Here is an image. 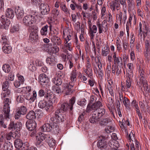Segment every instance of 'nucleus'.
Returning a JSON list of instances; mask_svg holds the SVG:
<instances>
[{"instance_id": "1", "label": "nucleus", "mask_w": 150, "mask_h": 150, "mask_svg": "<svg viewBox=\"0 0 150 150\" xmlns=\"http://www.w3.org/2000/svg\"><path fill=\"white\" fill-rule=\"evenodd\" d=\"M103 106L102 103L99 101L91 104L89 103L86 108V112H90L92 111V117L89 119L90 122L96 124L99 120V119L103 117L105 113V109L102 108Z\"/></svg>"}, {"instance_id": "2", "label": "nucleus", "mask_w": 150, "mask_h": 150, "mask_svg": "<svg viewBox=\"0 0 150 150\" xmlns=\"http://www.w3.org/2000/svg\"><path fill=\"white\" fill-rule=\"evenodd\" d=\"M48 121L49 123H46L40 127L41 131L49 132L52 130L54 131L58 130L59 126L57 123L55 122L54 117H50Z\"/></svg>"}, {"instance_id": "3", "label": "nucleus", "mask_w": 150, "mask_h": 150, "mask_svg": "<svg viewBox=\"0 0 150 150\" xmlns=\"http://www.w3.org/2000/svg\"><path fill=\"white\" fill-rule=\"evenodd\" d=\"M75 102L74 97H72L69 100V104L65 102H61L60 103V106L59 108L57 109L63 112H67L69 109L72 110L73 105Z\"/></svg>"}, {"instance_id": "4", "label": "nucleus", "mask_w": 150, "mask_h": 150, "mask_svg": "<svg viewBox=\"0 0 150 150\" xmlns=\"http://www.w3.org/2000/svg\"><path fill=\"white\" fill-rule=\"evenodd\" d=\"M35 16L30 15L25 16L22 21L23 24L27 27H28L30 29L32 27L36 25H33L35 22Z\"/></svg>"}, {"instance_id": "5", "label": "nucleus", "mask_w": 150, "mask_h": 150, "mask_svg": "<svg viewBox=\"0 0 150 150\" xmlns=\"http://www.w3.org/2000/svg\"><path fill=\"white\" fill-rule=\"evenodd\" d=\"M64 112L57 109L54 112V118L55 122L57 124L64 121L65 120V115L63 114Z\"/></svg>"}, {"instance_id": "6", "label": "nucleus", "mask_w": 150, "mask_h": 150, "mask_svg": "<svg viewBox=\"0 0 150 150\" xmlns=\"http://www.w3.org/2000/svg\"><path fill=\"white\" fill-rule=\"evenodd\" d=\"M38 28L37 26H33L32 28L30 33L29 39L31 42H34L38 40Z\"/></svg>"}, {"instance_id": "7", "label": "nucleus", "mask_w": 150, "mask_h": 150, "mask_svg": "<svg viewBox=\"0 0 150 150\" xmlns=\"http://www.w3.org/2000/svg\"><path fill=\"white\" fill-rule=\"evenodd\" d=\"M38 106L41 108H45L47 112L52 111L53 108L52 103L50 102L47 103L44 100H41L38 103Z\"/></svg>"}, {"instance_id": "8", "label": "nucleus", "mask_w": 150, "mask_h": 150, "mask_svg": "<svg viewBox=\"0 0 150 150\" xmlns=\"http://www.w3.org/2000/svg\"><path fill=\"white\" fill-rule=\"evenodd\" d=\"M107 138V137L103 136L100 137V139L98 140L97 143L98 147L101 149H105L106 150H107V148L109 147V145L108 144L107 142L106 141Z\"/></svg>"}, {"instance_id": "9", "label": "nucleus", "mask_w": 150, "mask_h": 150, "mask_svg": "<svg viewBox=\"0 0 150 150\" xmlns=\"http://www.w3.org/2000/svg\"><path fill=\"white\" fill-rule=\"evenodd\" d=\"M4 105V107L3 112L4 113V117L6 119H10V107L9 103H11L10 99L6 98L5 99Z\"/></svg>"}, {"instance_id": "10", "label": "nucleus", "mask_w": 150, "mask_h": 150, "mask_svg": "<svg viewBox=\"0 0 150 150\" xmlns=\"http://www.w3.org/2000/svg\"><path fill=\"white\" fill-rule=\"evenodd\" d=\"M50 135L46 134L43 133H40L36 137L37 141L36 143V145L38 147H40L42 145V142L44 140L46 141L47 139L50 138Z\"/></svg>"}, {"instance_id": "11", "label": "nucleus", "mask_w": 150, "mask_h": 150, "mask_svg": "<svg viewBox=\"0 0 150 150\" xmlns=\"http://www.w3.org/2000/svg\"><path fill=\"white\" fill-rule=\"evenodd\" d=\"M63 92L64 93L65 95H71L73 92V90L72 88L73 86L69 83L63 84Z\"/></svg>"}, {"instance_id": "12", "label": "nucleus", "mask_w": 150, "mask_h": 150, "mask_svg": "<svg viewBox=\"0 0 150 150\" xmlns=\"http://www.w3.org/2000/svg\"><path fill=\"white\" fill-rule=\"evenodd\" d=\"M39 8L41 10V13L42 15H47L50 13V7L47 4L41 3L39 6Z\"/></svg>"}, {"instance_id": "13", "label": "nucleus", "mask_w": 150, "mask_h": 150, "mask_svg": "<svg viewBox=\"0 0 150 150\" xmlns=\"http://www.w3.org/2000/svg\"><path fill=\"white\" fill-rule=\"evenodd\" d=\"M36 123L34 120H28L26 122V126L28 129L32 131L35 129Z\"/></svg>"}, {"instance_id": "14", "label": "nucleus", "mask_w": 150, "mask_h": 150, "mask_svg": "<svg viewBox=\"0 0 150 150\" xmlns=\"http://www.w3.org/2000/svg\"><path fill=\"white\" fill-rule=\"evenodd\" d=\"M15 13L17 18L18 19L21 18L24 15V11L23 9L19 6L16 7L15 9Z\"/></svg>"}, {"instance_id": "15", "label": "nucleus", "mask_w": 150, "mask_h": 150, "mask_svg": "<svg viewBox=\"0 0 150 150\" xmlns=\"http://www.w3.org/2000/svg\"><path fill=\"white\" fill-rule=\"evenodd\" d=\"M39 79L42 85H46L49 81L47 76L44 74H40L39 76Z\"/></svg>"}, {"instance_id": "16", "label": "nucleus", "mask_w": 150, "mask_h": 150, "mask_svg": "<svg viewBox=\"0 0 150 150\" xmlns=\"http://www.w3.org/2000/svg\"><path fill=\"white\" fill-rule=\"evenodd\" d=\"M1 18L2 19V22L4 24V26L2 27H3V29H8L10 23V21L4 16H2Z\"/></svg>"}, {"instance_id": "17", "label": "nucleus", "mask_w": 150, "mask_h": 150, "mask_svg": "<svg viewBox=\"0 0 150 150\" xmlns=\"http://www.w3.org/2000/svg\"><path fill=\"white\" fill-rule=\"evenodd\" d=\"M51 40L52 42L56 46L60 45L62 43L61 39L56 36H53L51 38Z\"/></svg>"}, {"instance_id": "18", "label": "nucleus", "mask_w": 150, "mask_h": 150, "mask_svg": "<svg viewBox=\"0 0 150 150\" xmlns=\"http://www.w3.org/2000/svg\"><path fill=\"white\" fill-rule=\"evenodd\" d=\"M110 7L112 11H115L116 9L117 10L120 9V4H117L114 1H112L110 3Z\"/></svg>"}, {"instance_id": "19", "label": "nucleus", "mask_w": 150, "mask_h": 150, "mask_svg": "<svg viewBox=\"0 0 150 150\" xmlns=\"http://www.w3.org/2000/svg\"><path fill=\"white\" fill-rule=\"evenodd\" d=\"M143 54L146 62L149 63L150 62V50H148L147 48L146 50H144Z\"/></svg>"}, {"instance_id": "20", "label": "nucleus", "mask_w": 150, "mask_h": 150, "mask_svg": "<svg viewBox=\"0 0 150 150\" xmlns=\"http://www.w3.org/2000/svg\"><path fill=\"white\" fill-rule=\"evenodd\" d=\"M6 17L10 18H12L14 16L13 10L11 8H7L6 11Z\"/></svg>"}, {"instance_id": "21", "label": "nucleus", "mask_w": 150, "mask_h": 150, "mask_svg": "<svg viewBox=\"0 0 150 150\" xmlns=\"http://www.w3.org/2000/svg\"><path fill=\"white\" fill-rule=\"evenodd\" d=\"M2 49L5 53L9 54L12 51V48L8 44L4 45Z\"/></svg>"}, {"instance_id": "22", "label": "nucleus", "mask_w": 150, "mask_h": 150, "mask_svg": "<svg viewBox=\"0 0 150 150\" xmlns=\"http://www.w3.org/2000/svg\"><path fill=\"white\" fill-rule=\"evenodd\" d=\"M21 122H17L16 123H14V122L11 121L10 122L8 129H11L18 128H19V127H21Z\"/></svg>"}, {"instance_id": "23", "label": "nucleus", "mask_w": 150, "mask_h": 150, "mask_svg": "<svg viewBox=\"0 0 150 150\" xmlns=\"http://www.w3.org/2000/svg\"><path fill=\"white\" fill-rule=\"evenodd\" d=\"M50 138L47 139L46 142H47L49 146L50 147H53L55 146L56 143L54 140L52 138V137L50 135Z\"/></svg>"}, {"instance_id": "24", "label": "nucleus", "mask_w": 150, "mask_h": 150, "mask_svg": "<svg viewBox=\"0 0 150 150\" xmlns=\"http://www.w3.org/2000/svg\"><path fill=\"white\" fill-rule=\"evenodd\" d=\"M3 149L4 150H12V144L8 141L5 142L3 145Z\"/></svg>"}, {"instance_id": "25", "label": "nucleus", "mask_w": 150, "mask_h": 150, "mask_svg": "<svg viewBox=\"0 0 150 150\" xmlns=\"http://www.w3.org/2000/svg\"><path fill=\"white\" fill-rule=\"evenodd\" d=\"M26 118L28 120H33L36 118L35 113L33 111H31L27 114Z\"/></svg>"}, {"instance_id": "26", "label": "nucleus", "mask_w": 150, "mask_h": 150, "mask_svg": "<svg viewBox=\"0 0 150 150\" xmlns=\"http://www.w3.org/2000/svg\"><path fill=\"white\" fill-rule=\"evenodd\" d=\"M48 26L46 25L42 27L40 30V34L42 36H46L48 33Z\"/></svg>"}, {"instance_id": "27", "label": "nucleus", "mask_w": 150, "mask_h": 150, "mask_svg": "<svg viewBox=\"0 0 150 150\" xmlns=\"http://www.w3.org/2000/svg\"><path fill=\"white\" fill-rule=\"evenodd\" d=\"M111 121L110 119L106 118L102 120L99 122V124L102 126H104L107 125Z\"/></svg>"}, {"instance_id": "28", "label": "nucleus", "mask_w": 150, "mask_h": 150, "mask_svg": "<svg viewBox=\"0 0 150 150\" xmlns=\"http://www.w3.org/2000/svg\"><path fill=\"white\" fill-rule=\"evenodd\" d=\"M52 43H48L42 45L41 48L44 50L46 52H49L51 50L52 47Z\"/></svg>"}, {"instance_id": "29", "label": "nucleus", "mask_w": 150, "mask_h": 150, "mask_svg": "<svg viewBox=\"0 0 150 150\" xmlns=\"http://www.w3.org/2000/svg\"><path fill=\"white\" fill-rule=\"evenodd\" d=\"M14 145L16 148H19L23 147L24 145L23 144L22 141L19 139L16 140L14 142Z\"/></svg>"}, {"instance_id": "30", "label": "nucleus", "mask_w": 150, "mask_h": 150, "mask_svg": "<svg viewBox=\"0 0 150 150\" xmlns=\"http://www.w3.org/2000/svg\"><path fill=\"white\" fill-rule=\"evenodd\" d=\"M52 91H53L54 93L57 94H59L63 92L61 90V87L59 86L54 85L52 87Z\"/></svg>"}, {"instance_id": "31", "label": "nucleus", "mask_w": 150, "mask_h": 150, "mask_svg": "<svg viewBox=\"0 0 150 150\" xmlns=\"http://www.w3.org/2000/svg\"><path fill=\"white\" fill-rule=\"evenodd\" d=\"M53 82L55 84V85H61L62 83V81L61 78L58 77H55L52 79Z\"/></svg>"}, {"instance_id": "32", "label": "nucleus", "mask_w": 150, "mask_h": 150, "mask_svg": "<svg viewBox=\"0 0 150 150\" xmlns=\"http://www.w3.org/2000/svg\"><path fill=\"white\" fill-rule=\"evenodd\" d=\"M126 133L127 134V139L129 140V142H131V141H133L134 140V141H135V139L134 138V132H131L130 134H129V135H128V134L127 132L126 131Z\"/></svg>"}, {"instance_id": "33", "label": "nucleus", "mask_w": 150, "mask_h": 150, "mask_svg": "<svg viewBox=\"0 0 150 150\" xmlns=\"http://www.w3.org/2000/svg\"><path fill=\"white\" fill-rule=\"evenodd\" d=\"M113 63L115 65L117 64L119 66H122L123 64L122 59L120 57H118L117 58L114 59Z\"/></svg>"}, {"instance_id": "34", "label": "nucleus", "mask_w": 150, "mask_h": 150, "mask_svg": "<svg viewBox=\"0 0 150 150\" xmlns=\"http://www.w3.org/2000/svg\"><path fill=\"white\" fill-rule=\"evenodd\" d=\"M76 71L75 69L73 70L71 74L70 78L72 82L75 81L77 76Z\"/></svg>"}, {"instance_id": "35", "label": "nucleus", "mask_w": 150, "mask_h": 150, "mask_svg": "<svg viewBox=\"0 0 150 150\" xmlns=\"http://www.w3.org/2000/svg\"><path fill=\"white\" fill-rule=\"evenodd\" d=\"M21 91L23 93L25 94L30 92L31 91V87L28 86L26 87H23L21 88Z\"/></svg>"}, {"instance_id": "36", "label": "nucleus", "mask_w": 150, "mask_h": 150, "mask_svg": "<svg viewBox=\"0 0 150 150\" xmlns=\"http://www.w3.org/2000/svg\"><path fill=\"white\" fill-rule=\"evenodd\" d=\"M5 119L6 120H8L9 119H6L4 117V116L3 115L1 114L0 115V124L2 127L5 128H6V124L4 123V120Z\"/></svg>"}, {"instance_id": "37", "label": "nucleus", "mask_w": 150, "mask_h": 150, "mask_svg": "<svg viewBox=\"0 0 150 150\" xmlns=\"http://www.w3.org/2000/svg\"><path fill=\"white\" fill-rule=\"evenodd\" d=\"M123 103L127 108L129 109V105L130 104V103L129 100L126 97H124V100Z\"/></svg>"}, {"instance_id": "38", "label": "nucleus", "mask_w": 150, "mask_h": 150, "mask_svg": "<svg viewBox=\"0 0 150 150\" xmlns=\"http://www.w3.org/2000/svg\"><path fill=\"white\" fill-rule=\"evenodd\" d=\"M18 111L22 115H23L26 114L27 110L25 107L23 106H21Z\"/></svg>"}, {"instance_id": "39", "label": "nucleus", "mask_w": 150, "mask_h": 150, "mask_svg": "<svg viewBox=\"0 0 150 150\" xmlns=\"http://www.w3.org/2000/svg\"><path fill=\"white\" fill-rule=\"evenodd\" d=\"M104 49H102V54L103 56H106L110 52L109 49L107 46H105L104 47Z\"/></svg>"}, {"instance_id": "40", "label": "nucleus", "mask_w": 150, "mask_h": 150, "mask_svg": "<svg viewBox=\"0 0 150 150\" xmlns=\"http://www.w3.org/2000/svg\"><path fill=\"white\" fill-rule=\"evenodd\" d=\"M3 70L6 73H8L10 71L11 68L8 64H4L2 67Z\"/></svg>"}, {"instance_id": "41", "label": "nucleus", "mask_w": 150, "mask_h": 150, "mask_svg": "<svg viewBox=\"0 0 150 150\" xmlns=\"http://www.w3.org/2000/svg\"><path fill=\"white\" fill-rule=\"evenodd\" d=\"M9 83L7 81H5L4 82L2 85L3 90L6 91L8 89L9 87Z\"/></svg>"}, {"instance_id": "42", "label": "nucleus", "mask_w": 150, "mask_h": 150, "mask_svg": "<svg viewBox=\"0 0 150 150\" xmlns=\"http://www.w3.org/2000/svg\"><path fill=\"white\" fill-rule=\"evenodd\" d=\"M8 37L5 34L1 35V42L3 43V45L8 44V40L7 39Z\"/></svg>"}, {"instance_id": "43", "label": "nucleus", "mask_w": 150, "mask_h": 150, "mask_svg": "<svg viewBox=\"0 0 150 150\" xmlns=\"http://www.w3.org/2000/svg\"><path fill=\"white\" fill-rule=\"evenodd\" d=\"M144 83L142 84L144 91L146 93H148L150 91V88L148 84L147 83V82L145 83L144 82Z\"/></svg>"}, {"instance_id": "44", "label": "nucleus", "mask_w": 150, "mask_h": 150, "mask_svg": "<svg viewBox=\"0 0 150 150\" xmlns=\"http://www.w3.org/2000/svg\"><path fill=\"white\" fill-rule=\"evenodd\" d=\"M50 52L51 53L56 54L59 51V48L57 46H54L52 47Z\"/></svg>"}, {"instance_id": "45", "label": "nucleus", "mask_w": 150, "mask_h": 150, "mask_svg": "<svg viewBox=\"0 0 150 150\" xmlns=\"http://www.w3.org/2000/svg\"><path fill=\"white\" fill-rule=\"evenodd\" d=\"M91 65L89 62V60H87V64L86 65V69L85 70V72L88 74V72H90V71H92V69H91Z\"/></svg>"}, {"instance_id": "46", "label": "nucleus", "mask_w": 150, "mask_h": 150, "mask_svg": "<svg viewBox=\"0 0 150 150\" xmlns=\"http://www.w3.org/2000/svg\"><path fill=\"white\" fill-rule=\"evenodd\" d=\"M46 62L49 64L53 63L55 61V58L54 57H49L46 59Z\"/></svg>"}, {"instance_id": "47", "label": "nucleus", "mask_w": 150, "mask_h": 150, "mask_svg": "<svg viewBox=\"0 0 150 150\" xmlns=\"http://www.w3.org/2000/svg\"><path fill=\"white\" fill-rule=\"evenodd\" d=\"M24 96L22 95H17L16 96V100L18 102L21 103H23L24 101Z\"/></svg>"}, {"instance_id": "48", "label": "nucleus", "mask_w": 150, "mask_h": 150, "mask_svg": "<svg viewBox=\"0 0 150 150\" xmlns=\"http://www.w3.org/2000/svg\"><path fill=\"white\" fill-rule=\"evenodd\" d=\"M20 29L19 26L18 24H16L13 26L11 29V32L13 33L18 32Z\"/></svg>"}, {"instance_id": "49", "label": "nucleus", "mask_w": 150, "mask_h": 150, "mask_svg": "<svg viewBox=\"0 0 150 150\" xmlns=\"http://www.w3.org/2000/svg\"><path fill=\"white\" fill-rule=\"evenodd\" d=\"M105 131L107 133H111L114 131V127L112 126H108L105 128Z\"/></svg>"}, {"instance_id": "50", "label": "nucleus", "mask_w": 150, "mask_h": 150, "mask_svg": "<svg viewBox=\"0 0 150 150\" xmlns=\"http://www.w3.org/2000/svg\"><path fill=\"white\" fill-rule=\"evenodd\" d=\"M60 7L61 8L62 10L66 14H70V13L69 11L68 10V9L65 5H62L61 6H60Z\"/></svg>"}, {"instance_id": "51", "label": "nucleus", "mask_w": 150, "mask_h": 150, "mask_svg": "<svg viewBox=\"0 0 150 150\" xmlns=\"http://www.w3.org/2000/svg\"><path fill=\"white\" fill-rule=\"evenodd\" d=\"M96 25L98 28L99 33L100 34L102 33L103 31V26H102V25H101L100 23L99 22H98L96 23Z\"/></svg>"}, {"instance_id": "52", "label": "nucleus", "mask_w": 150, "mask_h": 150, "mask_svg": "<svg viewBox=\"0 0 150 150\" xmlns=\"http://www.w3.org/2000/svg\"><path fill=\"white\" fill-rule=\"evenodd\" d=\"M32 4L34 5L37 6L40 5L41 0H31Z\"/></svg>"}, {"instance_id": "53", "label": "nucleus", "mask_w": 150, "mask_h": 150, "mask_svg": "<svg viewBox=\"0 0 150 150\" xmlns=\"http://www.w3.org/2000/svg\"><path fill=\"white\" fill-rule=\"evenodd\" d=\"M13 133L11 132H10L8 134H6V135H4L5 136V139L6 140H10L11 139V137L13 136H12Z\"/></svg>"}, {"instance_id": "54", "label": "nucleus", "mask_w": 150, "mask_h": 150, "mask_svg": "<svg viewBox=\"0 0 150 150\" xmlns=\"http://www.w3.org/2000/svg\"><path fill=\"white\" fill-rule=\"evenodd\" d=\"M133 74L132 72H128L127 74V80H132Z\"/></svg>"}, {"instance_id": "55", "label": "nucleus", "mask_w": 150, "mask_h": 150, "mask_svg": "<svg viewBox=\"0 0 150 150\" xmlns=\"http://www.w3.org/2000/svg\"><path fill=\"white\" fill-rule=\"evenodd\" d=\"M89 31L90 32L94 33H96L97 31V27L95 25H93L91 28L90 29H89Z\"/></svg>"}, {"instance_id": "56", "label": "nucleus", "mask_w": 150, "mask_h": 150, "mask_svg": "<svg viewBox=\"0 0 150 150\" xmlns=\"http://www.w3.org/2000/svg\"><path fill=\"white\" fill-rule=\"evenodd\" d=\"M37 94L36 91H35L33 92V96H31V102H34L35 100L36 99Z\"/></svg>"}, {"instance_id": "57", "label": "nucleus", "mask_w": 150, "mask_h": 150, "mask_svg": "<svg viewBox=\"0 0 150 150\" xmlns=\"http://www.w3.org/2000/svg\"><path fill=\"white\" fill-rule=\"evenodd\" d=\"M144 30H146V31H144L143 33V36L144 38H145L146 36L147 35V34L148 33H149V32H150L149 30L148 29V28L147 27L146 25H145L144 27Z\"/></svg>"}, {"instance_id": "58", "label": "nucleus", "mask_w": 150, "mask_h": 150, "mask_svg": "<svg viewBox=\"0 0 150 150\" xmlns=\"http://www.w3.org/2000/svg\"><path fill=\"white\" fill-rule=\"evenodd\" d=\"M133 35L131 37V40L130 41V47H133L134 46V42L135 41V39L133 37Z\"/></svg>"}, {"instance_id": "59", "label": "nucleus", "mask_w": 150, "mask_h": 150, "mask_svg": "<svg viewBox=\"0 0 150 150\" xmlns=\"http://www.w3.org/2000/svg\"><path fill=\"white\" fill-rule=\"evenodd\" d=\"M25 94H26L24 95V96H25V99L28 100H30V102H31V94L29 93V92L26 93Z\"/></svg>"}, {"instance_id": "60", "label": "nucleus", "mask_w": 150, "mask_h": 150, "mask_svg": "<svg viewBox=\"0 0 150 150\" xmlns=\"http://www.w3.org/2000/svg\"><path fill=\"white\" fill-rule=\"evenodd\" d=\"M28 69L31 71H33L36 69V67L34 65V64H30L28 67Z\"/></svg>"}, {"instance_id": "61", "label": "nucleus", "mask_w": 150, "mask_h": 150, "mask_svg": "<svg viewBox=\"0 0 150 150\" xmlns=\"http://www.w3.org/2000/svg\"><path fill=\"white\" fill-rule=\"evenodd\" d=\"M122 45L125 50H127L128 47L129 45L126 41H124L123 42Z\"/></svg>"}, {"instance_id": "62", "label": "nucleus", "mask_w": 150, "mask_h": 150, "mask_svg": "<svg viewBox=\"0 0 150 150\" xmlns=\"http://www.w3.org/2000/svg\"><path fill=\"white\" fill-rule=\"evenodd\" d=\"M52 13L56 16H58L59 13V11L56 8H54L52 11Z\"/></svg>"}, {"instance_id": "63", "label": "nucleus", "mask_w": 150, "mask_h": 150, "mask_svg": "<svg viewBox=\"0 0 150 150\" xmlns=\"http://www.w3.org/2000/svg\"><path fill=\"white\" fill-rule=\"evenodd\" d=\"M71 39V34H69L67 35V37L65 39V41L64 42L65 44L67 43L69 40Z\"/></svg>"}, {"instance_id": "64", "label": "nucleus", "mask_w": 150, "mask_h": 150, "mask_svg": "<svg viewBox=\"0 0 150 150\" xmlns=\"http://www.w3.org/2000/svg\"><path fill=\"white\" fill-rule=\"evenodd\" d=\"M18 81L21 83L23 84L24 81V79L23 77L22 76H20L18 77Z\"/></svg>"}]
</instances>
